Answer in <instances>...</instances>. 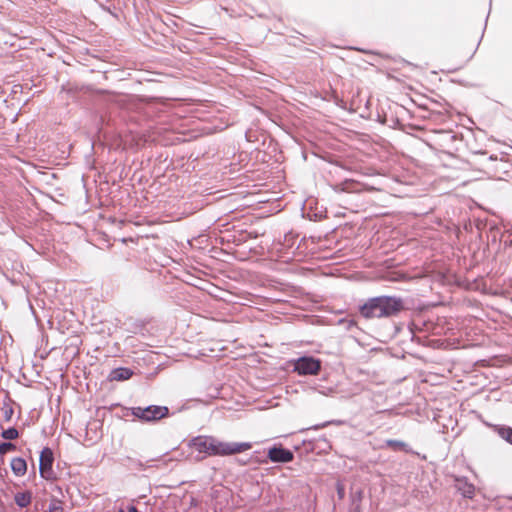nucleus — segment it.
Instances as JSON below:
<instances>
[{"mask_svg": "<svg viewBox=\"0 0 512 512\" xmlns=\"http://www.w3.org/2000/svg\"><path fill=\"white\" fill-rule=\"evenodd\" d=\"M481 41H482V38H479V41H478V43H477V46H480Z\"/></svg>", "mask_w": 512, "mask_h": 512, "instance_id": "39", "label": "nucleus"}, {"mask_svg": "<svg viewBox=\"0 0 512 512\" xmlns=\"http://www.w3.org/2000/svg\"><path fill=\"white\" fill-rule=\"evenodd\" d=\"M54 454L51 448L44 447L39 456V473L45 480H52L55 478L53 471Z\"/></svg>", "mask_w": 512, "mask_h": 512, "instance_id": "6", "label": "nucleus"}, {"mask_svg": "<svg viewBox=\"0 0 512 512\" xmlns=\"http://www.w3.org/2000/svg\"><path fill=\"white\" fill-rule=\"evenodd\" d=\"M477 50H478V47H475V49H474V50H473V52H472V55H475V53L477 52Z\"/></svg>", "mask_w": 512, "mask_h": 512, "instance_id": "35", "label": "nucleus"}, {"mask_svg": "<svg viewBox=\"0 0 512 512\" xmlns=\"http://www.w3.org/2000/svg\"><path fill=\"white\" fill-rule=\"evenodd\" d=\"M258 454H260V452L259 451H255L254 452V456H252L251 459L254 460V462H257V463H266L267 460L266 459H260L258 457Z\"/></svg>", "mask_w": 512, "mask_h": 512, "instance_id": "27", "label": "nucleus"}, {"mask_svg": "<svg viewBox=\"0 0 512 512\" xmlns=\"http://www.w3.org/2000/svg\"><path fill=\"white\" fill-rule=\"evenodd\" d=\"M386 446L392 448L394 451H404L406 453H412V449L404 441L389 439L386 441Z\"/></svg>", "mask_w": 512, "mask_h": 512, "instance_id": "14", "label": "nucleus"}, {"mask_svg": "<svg viewBox=\"0 0 512 512\" xmlns=\"http://www.w3.org/2000/svg\"><path fill=\"white\" fill-rule=\"evenodd\" d=\"M487 16H489V14ZM487 21H488V17L485 18V25L487 24ZM485 28H486V26L484 27V29Z\"/></svg>", "mask_w": 512, "mask_h": 512, "instance_id": "37", "label": "nucleus"}, {"mask_svg": "<svg viewBox=\"0 0 512 512\" xmlns=\"http://www.w3.org/2000/svg\"><path fill=\"white\" fill-rule=\"evenodd\" d=\"M496 159H497V157H496V156H493V155H491V156H489V157H488V160H496Z\"/></svg>", "mask_w": 512, "mask_h": 512, "instance_id": "31", "label": "nucleus"}, {"mask_svg": "<svg viewBox=\"0 0 512 512\" xmlns=\"http://www.w3.org/2000/svg\"><path fill=\"white\" fill-rule=\"evenodd\" d=\"M49 512H63L62 502L53 498L49 504Z\"/></svg>", "mask_w": 512, "mask_h": 512, "instance_id": "21", "label": "nucleus"}, {"mask_svg": "<svg viewBox=\"0 0 512 512\" xmlns=\"http://www.w3.org/2000/svg\"><path fill=\"white\" fill-rule=\"evenodd\" d=\"M341 323H347V328L350 329L352 326H356V322L351 319V320H345V319H342L340 320Z\"/></svg>", "mask_w": 512, "mask_h": 512, "instance_id": "28", "label": "nucleus"}, {"mask_svg": "<svg viewBox=\"0 0 512 512\" xmlns=\"http://www.w3.org/2000/svg\"><path fill=\"white\" fill-rule=\"evenodd\" d=\"M213 436L209 435H198L196 437H193L189 441V446L197 450L199 453H203L206 456H212V450H213ZM204 458H198V460H202Z\"/></svg>", "mask_w": 512, "mask_h": 512, "instance_id": "8", "label": "nucleus"}, {"mask_svg": "<svg viewBox=\"0 0 512 512\" xmlns=\"http://www.w3.org/2000/svg\"><path fill=\"white\" fill-rule=\"evenodd\" d=\"M14 501L20 508H25L31 504L32 493L30 491L17 492L14 495Z\"/></svg>", "mask_w": 512, "mask_h": 512, "instance_id": "13", "label": "nucleus"}, {"mask_svg": "<svg viewBox=\"0 0 512 512\" xmlns=\"http://www.w3.org/2000/svg\"><path fill=\"white\" fill-rule=\"evenodd\" d=\"M18 436L19 432L15 427H9L1 432V437L9 441L17 439Z\"/></svg>", "mask_w": 512, "mask_h": 512, "instance_id": "18", "label": "nucleus"}, {"mask_svg": "<svg viewBox=\"0 0 512 512\" xmlns=\"http://www.w3.org/2000/svg\"><path fill=\"white\" fill-rule=\"evenodd\" d=\"M127 411L142 423H154L170 415L169 408L160 405L130 407Z\"/></svg>", "mask_w": 512, "mask_h": 512, "instance_id": "2", "label": "nucleus"}, {"mask_svg": "<svg viewBox=\"0 0 512 512\" xmlns=\"http://www.w3.org/2000/svg\"><path fill=\"white\" fill-rule=\"evenodd\" d=\"M191 505H196L194 498L191 499Z\"/></svg>", "mask_w": 512, "mask_h": 512, "instance_id": "36", "label": "nucleus"}, {"mask_svg": "<svg viewBox=\"0 0 512 512\" xmlns=\"http://www.w3.org/2000/svg\"><path fill=\"white\" fill-rule=\"evenodd\" d=\"M457 488L458 491L466 498H472L474 496L475 487L467 481H458Z\"/></svg>", "mask_w": 512, "mask_h": 512, "instance_id": "15", "label": "nucleus"}, {"mask_svg": "<svg viewBox=\"0 0 512 512\" xmlns=\"http://www.w3.org/2000/svg\"><path fill=\"white\" fill-rule=\"evenodd\" d=\"M297 238H298V235L296 233H294L293 231H289V232L285 233L284 238H283L284 248L293 249L295 247V249H298L300 247V244H297L295 246Z\"/></svg>", "mask_w": 512, "mask_h": 512, "instance_id": "16", "label": "nucleus"}, {"mask_svg": "<svg viewBox=\"0 0 512 512\" xmlns=\"http://www.w3.org/2000/svg\"><path fill=\"white\" fill-rule=\"evenodd\" d=\"M477 50H478V47H475V49H474V50H473V52H472V55H475V53L477 52Z\"/></svg>", "mask_w": 512, "mask_h": 512, "instance_id": "33", "label": "nucleus"}, {"mask_svg": "<svg viewBox=\"0 0 512 512\" xmlns=\"http://www.w3.org/2000/svg\"><path fill=\"white\" fill-rule=\"evenodd\" d=\"M404 309L405 303L401 297L388 295L370 297L359 305V313L365 319L394 317Z\"/></svg>", "mask_w": 512, "mask_h": 512, "instance_id": "1", "label": "nucleus"}, {"mask_svg": "<svg viewBox=\"0 0 512 512\" xmlns=\"http://www.w3.org/2000/svg\"><path fill=\"white\" fill-rule=\"evenodd\" d=\"M120 512H123L122 510Z\"/></svg>", "mask_w": 512, "mask_h": 512, "instance_id": "41", "label": "nucleus"}, {"mask_svg": "<svg viewBox=\"0 0 512 512\" xmlns=\"http://www.w3.org/2000/svg\"><path fill=\"white\" fill-rule=\"evenodd\" d=\"M266 457L272 463L285 464L293 461L294 453L290 449L283 447L281 444H274L268 448Z\"/></svg>", "mask_w": 512, "mask_h": 512, "instance_id": "7", "label": "nucleus"}, {"mask_svg": "<svg viewBox=\"0 0 512 512\" xmlns=\"http://www.w3.org/2000/svg\"><path fill=\"white\" fill-rule=\"evenodd\" d=\"M16 445L10 441L0 443V456L5 455L7 452L15 450Z\"/></svg>", "mask_w": 512, "mask_h": 512, "instance_id": "20", "label": "nucleus"}, {"mask_svg": "<svg viewBox=\"0 0 512 512\" xmlns=\"http://www.w3.org/2000/svg\"><path fill=\"white\" fill-rule=\"evenodd\" d=\"M322 367V361L313 356H302L294 361L293 371L298 375H317Z\"/></svg>", "mask_w": 512, "mask_h": 512, "instance_id": "5", "label": "nucleus"}, {"mask_svg": "<svg viewBox=\"0 0 512 512\" xmlns=\"http://www.w3.org/2000/svg\"><path fill=\"white\" fill-rule=\"evenodd\" d=\"M481 41H482V38H479V41H478V43H477V46H480Z\"/></svg>", "mask_w": 512, "mask_h": 512, "instance_id": "38", "label": "nucleus"}, {"mask_svg": "<svg viewBox=\"0 0 512 512\" xmlns=\"http://www.w3.org/2000/svg\"><path fill=\"white\" fill-rule=\"evenodd\" d=\"M128 512H140L135 506H131L129 509H128Z\"/></svg>", "mask_w": 512, "mask_h": 512, "instance_id": "30", "label": "nucleus"}, {"mask_svg": "<svg viewBox=\"0 0 512 512\" xmlns=\"http://www.w3.org/2000/svg\"><path fill=\"white\" fill-rule=\"evenodd\" d=\"M349 512H361V506L351 505Z\"/></svg>", "mask_w": 512, "mask_h": 512, "instance_id": "29", "label": "nucleus"}, {"mask_svg": "<svg viewBox=\"0 0 512 512\" xmlns=\"http://www.w3.org/2000/svg\"><path fill=\"white\" fill-rule=\"evenodd\" d=\"M391 123L389 124L392 128H400L402 126L400 120L396 117H391L390 119Z\"/></svg>", "mask_w": 512, "mask_h": 512, "instance_id": "26", "label": "nucleus"}, {"mask_svg": "<svg viewBox=\"0 0 512 512\" xmlns=\"http://www.w3.org/2000/svg\"><path fill=\"white\" fill-rule=\"evenodd\" d=\"M345 423V421L343 420H331V421H326V422H323V423H320V424H316L314 426H312L310 429H313V430H319V429H322V428H325L329 425H343Z\"/></svg>", "mask_w": 512, "mask_h": 512, "instance_id": "19", "label": "nucleus"}, {"mask_svg": "<svg viewBox=\"0 0 512 512\" xmlns=\"http://www.w3.org/2000/svg\"><path fill=\"white\" fill-rule=\"evenodd\" d=\"M303 444L307 446L306 449L308 451L315 453L328 452L331 449L330 442L324 436L315 440H304Z\"/></svg>", "mask_w": 512, "mask_h": 512, "instance_id": "9", "label": "nucleus"}, {"mask_svg": "<svg viewBox=\"0 0 512 512\" xmlns=\"http://www.w3.org/2000/svg\"><path fill=\"white\" fill-rule=\"evenodd\" d=\"M440 135L444 142H452L456 139V136L452 134L450 131H441Z\"/></svg>", "mask_w": 512, "mask_h": 512, "instance_id": "24", "label": "nucleus"}, {"mask_svg": "<svg viewBox=\"0 0 512 512\" xmlns=\"http://www.w3.org/2000/svg\"><path fill=\"white\" fill-rule=\"evenodd\" d=\"M212 456H229L249 450L250 442H224L213 436Z\"/></svg>", "mask_w": 512, "mask_h": 512, "instance_id": "4", "label": "nucleus"}, {"mask_svg": "<svg viewBox=\"0 0 512 512\" xmlns=\"http://www.w3.org/2000/svg\"><path fill=\"white\" fill-rule=\"evenodd\" d=\"M336 492H337V496L340 500L344 499L345 497V486L343 483H341L340 481H338L336 483Z\"/></svg>", "mask_w": 512, "mask_h": 512, "instance_id": "23", "label": "nucleus"}, {"mask_svg": "<svg viewBox=\"0 0 512 512\" xmlns=\"http://www.w3.org/2000/svg\"><path fill=\"white\" fill-rule=\"evenodd\" d=\"M133 370L128 367H117L110 371L107 376L109 381H125L132 377Z\"/></svg>", "mask_w": 512, "mask_h": 512, "instance_id": "10", "label": "nucleus"}, {"mask_svg": "<svg viewBox=\"0 0 512 512\" xmlns=\"http://www.w3.org/2000/svg\"><path fill=\"white\" fill-rule=\"evenodd\" d=\"M481 41H482V38H479V41H478V43H477V46H480Z\"/></svg>", "mask_w": 512, "mask_h": 512, "instance_id": "40", "label": "nucleus"}, {"mask_svg": "<svg viewBox=\"0 0 512 512\" xmlns=\"http://www.w3.org/2000/svg\"><path fill=\"white\" fill-rule=\"evenodd\" d=\"M364 497V492L361 488L357 490H352L350 494V502L351 505L361 506L362 500Z\"/></svg>", "mask_w": 512, "mask_h": 512, "instance_id": "17", "label": "nucleus"}, {"mask_svg": "<svg viewBox=\"0 0 512 512\" xmlns=\"http://www.w3.org/2000/svg\"><path fill=\"white\" fill-rule=\"evenodd\" d=\"M2 411L4 420L7 422L10 421L14 413L13 408L9 404H4V406L2 407Z\"/></svg>", "mask_w": 512, "mask_h": 512, "instance_id": "22", "label": "nucleus"}, {"mask_svg": "<svg viewBox=\"0 0 512 512\" xmlns=\"http://www.w3.org/2000/svg\"><path fill=\"white\" fill-rule=\"evenodd\" d=\"M477 50H478V47H475V49H474V50H473V52H472V55H475V53L477 52Z\"/></svg>", "mask_w": 512, "mask_h": 512, "instance_id": "34", "label": "nucleus"}, {"mask_svg": "<svg viewBox=\"0 0 512 512\" xmlns=\"http://www.w3.org/2000/svg\"><path fill=\"white\" fill-rule=\"evenodd\" d=\"M477 50H478V47H475V49H474V50H473V52H472V55H475V53L477 52Z\"/></svg>", "mask_w": 512, "mask_h": 512, "instance_id": "32", "label": "nucleus"}, {"mask_svg": "<svg viewBox=\"0 0 512 512\" xmlns=\"http://www.w3.org/2000/svg\"><path fill=\"white\" fill-rule=\"evenodd\" d=\"M494 431L505 440L507 443L512 445V427L507 425H490Z\"/></svg>", "mask_w": 512, "mask_h": 512, "instance_id": "12", "label": "nucleus"}, {"mask_svg": "<svg viewBox=\"0 0 512 512\" xmlns=\"http://www.w3.org/2000/svg\"><path fill=\"white\" fill-rule=\"evenodd\" d=\"M313 389L322 395H328L329 393L333 392L332 388L323 387L321 385L314 386Z\"/></svg>", "mask_w": 512, "mask_h": 512, "instance_id": "25", "label": "nucleus"}, {"mask_svg": "<svg viewBox=\"0 0 512 512\" xmlns=\"http://www.w3.org/2000/svg\"><path fill=\"white\" fill-rule=\"evenodd\" d=\"M10 467L15 476H24L27 472L26 460L22 457H14L11 460Z\"/></svg>", "mask_w": 512, "mask_h": 512, "instance_id": "11", "label": "nucleus"}, {"mask_svg": "<svg viewBox=\"0 0 512 512\" xmlns=\"http://www.w3.org/2000/svg\"><path fill=\"white\" fill-rule=\"evenodd\" d=\"M499 236L500 256L507 257V266L512 270V230L506 226L491 228L492 241Z\"/></svg>", "mask_w": 512, "mask_h": 512, "instance_id": "3", "label": "nucleus"}]
</instances>
